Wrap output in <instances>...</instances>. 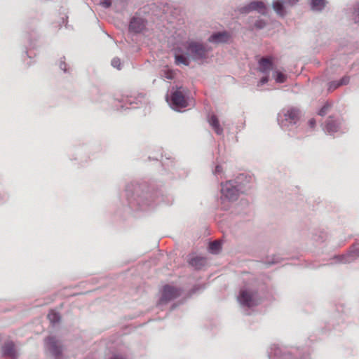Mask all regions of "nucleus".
I'll return each instance as SVG.
<instances>
[{
    "label": "nucleus",
    "instance_id": "a878e982",
    "mask_svg": "<svg viewBox=\"0 0 359 359\" xmlns=\"http://www.w3.org/2000/svg\"><path fill=\"white\" fill-rule=\"evenodd\" d=\"M332 107V104L329 102H326L323 107L319 110L318 114L321 116H325Z\"/></svg>",
    "mask_w": 359,
    "mask_h": 359
},
{
    "label": "nucleus",
    "instance_id": "4468645a",
    "mask_svg": "<svg viewBox=\"0 0 359 359\" xmlns=\"http://www.w3.org/2000/svg\"><path fill=\"white\" fill-rule=\"evenodd\" d=\"M268 356L269 359H289L290 355L283 353L280 348L277 345H273L268 351Z\"/></svg>",
    "mask_w": 359,
    "mask_h": 359
},
{
    "label": "nucleus",
    "instance_id": "c9c22d12",
    "mask_svg": "<svg viewBox=\"0 0 359 359\" xmlns=\"http://www.w3.org/2000/svg\"><path fill=\"white\" fill-rule=\"evenodd\" d=\"M309 126L311 128H313L316 126V120L314 118H311L309 121Z\"/></svg>",
    "mask_w": 359,
    "mask_h": 359
},
{
    "label": "nucleus",
    "instance_id": "5701e85b",
    "mask_svg": "<svg viewBox=\"0 0 359 359\" xmlns=\"http://www.w3.org/2000/svg\"><path fill=\"white\" fill-rule=\"evenodd\" d=\"M48 318L53 325H55L60 322V316L58 313L54 311H50L48 314Z\"/></svg>",
    "mask_w": 359,
    "mask_h": 359
},
{
    "label": "nucleus",
    "instance_id": "dca6fc26",
    "mask_svg": "<svg viewBox=\"0 0 359 359\" xmlns=\"http://www.w3.org/2000/svg\"><path fill=\"white\" fill-rule=\"evenodd\" d=\"M285 4L283 0H273L272 2V8L279 17L283 18L287 15Z\"/></svg>",
    "mask_w": 359,
    "mask_h": 359
},
{
    "label": "nucleus",
    "instance_id": "393cba45",
    "mask_svg": "<svg viewBox=\"0 0 359 359\" xmlns=\"http://www.w3.org/2000/svg\"><path fill=\"white\" fill-rule=\"evenodd\" d=\"M161 76L163 78L171 80L174 78V73L170 69H165L161 71Z\"/></svg>",
    "mask_w": 359,
    "mask_h": 359
},
{
    "label": "nucleus",
    "instance_id": "72a5a7b5",
    "mask_svg": "<svg viewBox=\"0 0 359 359\" xmlns=\"http://www.w3.org/2000/svg\"><path fill=\"white\" fill-rule=\"evenodd\" d=\"M59 66H60V68L62 70H63V71H64V72H67V68H66L67 65H66V63H65V61L61 60V61L60 62V65H59Z\"/></svg>",
    "mask_w": 359,
    "mask_h": 359
},
{
    "label": "nucleus",
    "instance_id": "0eeeda50",
    "mask_svg": "<svg viewBox=\"0 0 359 359\" xmlns=\"http://www.w3.org/2000/svg\"><path fill=\"white\" fill-rule=\"evenodd\" d=\"M257 293L249 289H241L238 297V301L243 306L252 307L257 304Z\"/></svg>",
    "mask_w": 359,
    "mask_h": 359
},
{
    "label": "nucleus",
    "instance_id": "7c9ffc66",
    "mask_svg": "<svg viewBox=\"0 0 359 359\" xmlns=\"http://www.w3.org/2000/svg\"><path fill=\"white\" fill-rule=\"evenodd\" d=\"M213 174L215 176L222 175V167L221 165H217L215 169L213 170Z\"/></svg>",
    "mask_w": 359,
    "mask_h": 359
},
{
    "label": "nucleus",
    "instance_id": "2f4dec72",
    "mask_svg": "<svg viewBox=\"0 0 359 359\" xmlns=\"http://www.w3.org/2000/svg\"><path fill=\"white\" fill-rule=\"evenodd\" d=\"M266 76H263L259 83H258V86H262V85H264L265 83H266L269 81V74H265Z\"/></svg>",
    "mask_w": 359,
    "mask_h": 359
},
{
    "label": "nucleus",
    "instance_id": "2eb2a0df",
    "mask_svg": "<svg viewBox=\"0 0 359 359\" xmlns=\"http://www.w3.org/2000/svg\"><path fill=\"white\" fill-rule=\"evenodd\" d=\"M145 27L143 19L140 18L133 17L129 24V29L135 33L141 32Z\"/></svg>",
    "mask_w": 359,
    "mask_h": 359
},
{
    "label": "nucleus",
    "instance_id": "4be33fe9",
    "mask_svg": "<svg viewBox=\"0 0 359 359\" xmlns=\"http://www.w3.org/2000/svg\"><path fill=\"white\" fill-rule=\"evenodd\" d=\"M326 4L325 0H311V8L314 11H322Z\"/></svg>",
    "mask_w": 359,
    "mask_h": 359
},
{
    "label": "nucleus",
    "instance_id": "f704fd0d",
    "mask_svg": "<svg viewBox=\"0 0 359 359\" xmlns=\"http://www.w3.org/2000/svg\"><path fill=\"white\" fill-rule=\"evenodd\" d=\"M299 0H286V4L289 6H294L299 2Z\"/></svg>",
    "mask_w": 359,
    "mask_h": 359
},
{
    "label": "nucleus",
    "instance_id": "f257e3e1",
    "mask_svg": "<svg viewBox=\"0 0 359 359\" xmlns=\"http://www.w3.org/2000/svg\"><path fill=\"white\" fill-rule=\"evenodd\" d=\"M183 46L184 53L175 55L177 65L189 66L191 61L202 65L207 62L212 50V47L207 43L193 39L187 41Z\"/></svg>",
    "mask_w": 359,
    "mask_h": 359
},
{
    "label": "nucleus",
    "instance_id": "473e14b6",
    "mask_svg": "<svg viewBox=\"0 0 359 359\" xmlns=\"http://www.w3.org/2000/svg\"><path fill=\"white\" fill-rule=\"evenodd\" d=\"M255 25L258 29H262L265 26V22L263 20H258L255 22Z\"/></svg>",
    "mask_w": 359,
    "mask_h": 359
},
{
    "label": "nucleus",
    "instance_id": "39448f33",
    "mask_svg": "<svg viewBox=\"0 0 359 359\" xmlns=\"http://www.w3.org/2000/svg\"><path fill=\"white\" fill-rule=\"evenodd\" d=\"M236 11L240 14L246 15L252 11H256L258 13L266 15L267 14V6L262 1H252L243 6H240L237 8Z\"/></svg>",
    "mask_w": 359,
    "mask_h": 359
},
{
    "label": "nucleus",
    "instance_id": "a211bd4d",
    "mask_svg": "<svg viewBox=\"0 0 359 359\" xmlns=\"http://www.w3.org/2000/svg\"><path fill=\"white\" fill-rule=\"evenodd\" d=\"M208 122L217 135H222L223 134V128L220 126L219 119L216 115L211 114L208 116Z\"/></svg>",
    "mask_w": 359,
    "mask_h": 359
},
{
    "label": "nucleus",
    "instance_id": "9b49d317",
    "mask_svg": "<svg viewBox=\"0 0 359 359\" xmlns=\"http://www.w3.org/2000/svg\"><path fill=\"white\" fill-rule=\"evenodd\" d=\"M341 120L340 118H334L330 116L325 122L323 128L324 131L328 135H333L341 129Z\"/></svg>",
    "mask_w": 359,
    "mask_h": 359
},
{
    "label": "nucleus",
    "instance_id": "ddd939ff",
    "mask_svg": "<svg viewBox=\"0 0 359 359\" xmlns=\"http://www.w3.org/2000/svg\"><path fill=\"white\" fill-rule=\"evenodd\" d=\"M2 354L4 357L10 359H17L18 353L13 341L6 342L2 348Z\"/></svg>",
    "mask_w": 359,
    "mask_h": 359
},
{
    "label": "nucleus",
    "instance_id": "f3484780",
    "mask_svg": "<svg viewBox=\"0 0 359 359\" xmlns=\"http://www.w3.org/2000/svg\"><path fill=\"white\" fill-rule=\"evenodd\" d=\"M273 64L271 59L267 57H262L259 60V71L264 74H269L272 69Z\"/></svg>",
    "mask_w": 359,
    "mask_h": 359
},
{
    "label": "nucleus",
    "instance_id": "9d476101",
    "mask_svg": "<svg viewBox=\"0 0 359 359\" xmlns=\"http://www.w3.org/2000/svg\"><path fill=\"white\" fill-rule=\"evenodd\" d=\"M180 294L181 290L180 288L171 286L170 285H166L163 288L162 296L159 300L158 304L161 305L166 304L168 302L179 297Z\"/></svg>",
    "mask_w": 359,
    "mask_h": 359
},
{
    "label": "nucleus",
    "instance_id": "1a4fd4ad",
    "mask_svg": "<svg viewBox=\"0 0 359 359\" xmlns=\"http://www.w3.org/2000/svg\"><path fill=\"white\" fill-rule=\"evenodd\" d=\"M359 258V245L353 246L345 255H337L333 257L335 263L349 264Z\"/></svg>",
    "mask_w": 359,
    "mask_h": 359
},
{
    "label": "nucleus",
    "instance_id": "412c9836",
    "mask_svg": "<svg viewBox=\"0 0 359 359\" xmlns=\"http://www.w3.org/2000/svg\"><path fill=\"white\" fill-rule=\"evenodd\" d=\"M222 248V243L219 241H215L213 242L210 243L209 244V251L212 254H218Z\"/></svg>",
    "mask_w": 359,
    "mask_h": 359
},
{
    "label": "nucleus",
    "instance_id": "4c0bfd02",
    "mask_svg": "<svg viewBox=\"0 0 359 359\" xmlns=\"http://www.w3.org/2000/svg\"><path fill=\"white\" fill-rule=\"evenodd\" d=\"M111 359H123V358H121L118 356H114V357L111 358Z\"/></svg>",
    "mask_w": 359,
    "mask_h": 359
},
{
    "label": "nucleus",
    "instance_id": "20e7f679",
    "mask_svg": "<svg viewBox=\"0 0 359 359\" xmlns=\"http://www.w3.org/2000/svg\"><path fill=\"white\" fill-rule=\"evenodd\" d=\"M139 191L140 187L137 184H130L126 186V192L129 203L131 205L136 203L142 210L146 206H151V201L148 200V194L137 195Z\"/></svg>",
    "mask_w": 359,
    "mask_h": 359
},
{
    "label": "nucleus",
    "instance_id": "7ed1b4c3",
    "mask_svg": "<svg viewBox=\"0 0 359 359\" xmlns=\"http://www.w3.org/2000/svg\"><path fill=\"white\" fill-rule=\"evenodd\" d=\"M221 201H234L237 200L240 194L244 192L242 184L238 180H229L221 184Z\"/></svg>",
    "mask_w": 359,
    "mask_h": 359
},
{
    "label": "nucleus",
    "instance_id": "f8f14e48",
    "mask_svg": "<svg viewBox=\"0 0 359 359\" xmlns=\"http://www.w3.org/2000/svg\"><path fill=\"white\" fill-rule=\"evenodd\" d=\"M231 37L230 34L226 31L215 32L210 36L208 41L212 43H227Z\"/></svg>",
    "mask_w": 359,
    "mask_h": 359
},
{
    "label": "nucleus",
    "instance_id": "bb28decb",
    "mask_svg": "<svg viewBox=\"0 0 359 359\" xmlns=\"http://www.w3.org/2000/svg\"><path fill=\"white\" fill-rule=\"evenodd\" d=\"M327 239V234L324 232H320L318 235L313 236V240L318 243H323Z\"/></svg>",
    "mask_w": 359,
    "mask_h": 359
},
{
    "label": "nucleus",
    "instance_id": "c85d7f7f",
    "mask_svg": "<svg viewBox=\"0 0 359 359\" xmlns=\"http://www.w3.org/2000/svg\"><path fill=\"white\" fill-rule=\"evenodd\" d=\"M121 60L118 57H114L112 60H111V65L115 67V68H117L118 69H121Z\"/></svg>",
    "mask_w": 359,
    "mask_h": 359
},
{
    "label": "nucleus",
    "instance_id": "f03ea898",
    "mask_svg": "<svg viewBox=\"0 0 359 359\" xmlns=\"http://www.w3.org/2000/svg\"><path fill=\"white\" fill-rule=\"evenodd\" d=\"M300 119V111L295 107L283 109L278 114V123L285 131H292L297 128Z\"/></svg>",
    "mask_w": 359,
    "mask_h": 359
},
{
    "label": "nucleus",
    "instance_id": "aec40b11",
    "mask_svg": "<svg viewBox=\"0 0 359 359\" xmlns=\"http://www.w3.org/2000/svg\"><path fill=\"white\" fill-rule=\"evenodd\" d=\"M349 76H345L339 81H333L329 83L328 90L332 91L341 86L346 85L349 83Z\"/></svg>",
    "mask_w": 359,
    "mask_h": 359
},
{
    "label": "nucleus",
    "instance_id": "c756f323",
    "mask_svg": "<svg viewBox=\"0 0 359 359\" xmlns=\"http://www.w3.org/2000/svg\"><path fill=\"white\" fill-rule=\"evenodd\" d=\"M100 5L104 8H109L111 6V0H102L100 1Z\"/></svg>",
    "mask_w": 359,
    "mask_h": 359
},
{
    "label": "nucleus",
    "instance_id": "6ab92c4d",
    "mask_svg": "<svg viewBox=\"0 0 359 359\" xmlns=\"http://www.w3.org/2000/svg\"><path fill=\"white\" fill-rule=\"evenodd\" d=\"M189 264L194 269H202L206 264V259L202 257H194L189 259Z\"/></svg>",
    "mask_w": 359,
    "mask_h": 359
},
{
    "label": "nucleus",
    "instance_id": "6e6552de",
    "mask_svg": "<svg viewBox=\"0 0 359 359\" xmlns=\"http://www.w3.org/2000/svg\"><path fill=\"white\" fill-rule=\"evenodd\" d=\"M46 348L55 357V359H60L63 347L62 342L55 337H48L45 340Z\"/></svg>",
    "mask_w": 359,
    "mask_h": 359
},
{
    "label": "nucleus",
    "instance_id": "b1692460",
    "mask_svg": "<svg viewBox=\"0 0 359 359\" xmlns=\"http://www.w3.org/2000/svg\"><path fill=\"white\" fill-rule=\"evenodd\" d=\"M273 76L275 79L276 81L279 83H284L287 79L286 75L279 71H275L273 72Z\"/></svg>",
    "mask_w": 359,
    "mask_h": 359
},
{
    "label": "nucleus",
    "instance_id": "e433bc0d",
    "mask_svg": "<svg viewBox=\"0 0 359 359\" xmlns=\"http://www.w3.org/2000/svg\"><path fill=\"white\" fill-rule=\"evenodd\" d=\"M203 287H202L201 285H195L194 288L191 290V293H195L199 290H202Z\"/></svg>",
    "mask_w": 359,
    "mask_h": 359
},
{
    "label": "nucleus",
    "instance_id": "cd10ccee",
    "mask_svg": "<svg viewBox=\"0 0 359 359\" xmlns=\"http://www.w3.org/2000/svg\"><path fill=\"white\" fill-rule=\"evenodd\" d=\"M353 20L355 23H359V4L354 9Z\"/></svg>",
    "mask_w": 359,
    "mask_h": 359
},
{
    "label": "nucleus",
    "instance_id": "423d86ee",
    "mask_svg": "<svg viewBox=\"0 0 359 359\" xmlns=\"http://www.w3.org/2000/svg\"><path fill=\"white\" fill-rule=\"evenodd\" d=\"M182 87H177L176 89L171 93L170 106L175 110H180V109L187 107V102L184 97V90H182Z\"/></svg>",
    "mask_w": 359,
    "mask_h": 359
}]
</instances>
